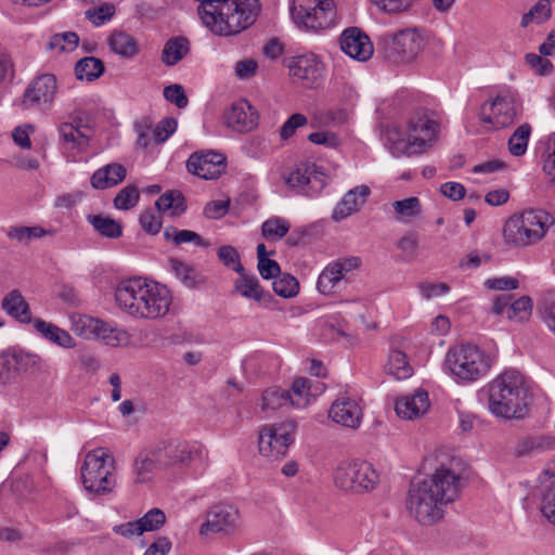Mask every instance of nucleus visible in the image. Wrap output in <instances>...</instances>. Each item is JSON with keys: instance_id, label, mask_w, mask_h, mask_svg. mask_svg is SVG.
<instances>
[{"instance_id": "obj_1", "label": "nucleus", "mask_w": 555, "mask_h": 555, "mask_svg": "<svg viewBox=\"0 0 555 555\" xmlns=\"http://www.w3.org/2000/svg\"><path fill=\"white\" fill-rule=\"evenodd\" d=\"M460 491V476L444 465L422 482L411 485L406 508L422 526H433L443 518V507L455 501Z\"/></svg>"}, {"instance_id": "obj_2", "label": "nucleus", "mask_w": 555, "mask_h": 555, "mask_svg": "<svg viewBox=\"0 0 555 555\" xmlns=\"http://www.w3.org/2000/svg\"><path fill=\"white\" fill-rule=\"evenodd\" d=\"M529 404L528 389L517 372H505L489 386V410L498 417L524 418Z\"/></svg>"}, {"instance_id": "obj_3", "label": "nucleus", "mask_w": 555, "mask_h": 555, "mask_svg": "<svg viewBox=\"0 0 555 555\" xmlns=\"http://www.w3.org/2000/svg\"><path fill=\"white\" fill-rule=\"evenodd\" d=\"M554 218L542 209H528L514 214L504 223L503 238L514 247H526L541 241Z\"/></svg>"}, {"instance_id": "obj_4", "label": "nucleus", "mask_w": 555, "mask_h": 555, "mask_svg": "<svg viewBox=\"0 0 555 555\" xmlns=\"http://www.w3.org/2000/svg\"><path fill=\"white\" fill-rule=\"evenodd\" d=\"M80 475L85 490L96 496L111 494L117 486L115 459L104 448L86 454Z\"/></svg>"}, {"instance_id": "obj_5", "label": "nucleus", "mask_w": 555, "mask_h": 555, "mask_svg": "<svg viewBox=\"0 0 555 555\" xmlns=\"http://www.w3.org/2000/svg\"><path fill=\"white\" fill-rule=\"evenodd\" d=\"M444 364L457 379L473 383L488 373L491 367V359L478 346L462 344L448 350Z\"/></svg>"}, {"instance_id": "obj_6", "label": "nucleus", "mask_w": 555, "mask_h": 555, "mask_svg": "<svg viewBox=\"0 0 555 555\" xmlns=\"http://www.w3.org/2000/svg\"><path fill=\"white\" fill-rule=\"evenodd\" d=\"M291 15L298 28L319 33L336 24V8L333 0H293Z\"/></svg>"}, {"instance_id": "obj_7", "label": "nucleus", "mask_w": 555, "mask_h": 555, "mask_svg": "<svg viewBox=\"0 0 555 555\" xmlns=\"http://www.w3.org/2000/svg\"><path fill=\"white\" fill-rule=\"evenodd\" d=\"M379 475L366 461L348 460L340 462L334 470V483L346 492L365 493L377 486Z\"/></svg>"}, {"instance_id": "obj_8", "label": "nucleus", "mask_w": 555, "mask_h": 555, "mask_svg": "<svg viewBox=\"0 0 555 555\" xmlns=\"http://www.w3.org/2000/svg\"><path fill=\"white\" fill-rule=\"evenodd\" d=\"M153 450L162 468L189 466L195 461L203 462L207 456L203 446L177 439L162 440L153 447Z\"/></svg>"}, {"instance_id": "obj_9", "label": "nucleus", "mask_w": 555, "mask_h": 555, "mask_svg": "<svg viewBox=\"0 0 555 555\" xmlns=\"http://www.w3.org/2000/svg\"><path fill=\"white\" fill-rule=\"evenodd\" d=\"M295 431L296 424L293 421L263 425L258 437L260 454L271 460L285 456L294 442Z\"/></svg>"}, {"instance_id": "obj_10", "label": "nucleus", "mask_w": 555, "mask_h": 555, "mask_svg": "<svg viewBox=\"0 0 555 555\" xmlns=\"http://www.w3.org/2000/svg\"><path fill=\"white\" fill-rule=\"evenodd\" d=\"M386 56L393 62H408L415 59L423 48V39L415 29H404L396 34H384L377 42Z\"/></svg>"}, {"instance_id": "obj_11", "label": "nucleus", "mask_w": 555, "mask_h": 555, "mask_svg": "<svg viewBox=\"0 0 555 555\" xmlns=\"http://www.w3.org/2000/svg\"><path fill=\"white\" fill-rule=\"evenodd\" d=\"M487 103L481 106L479 119L487 124L488 130H495L511 126L516 121L521 107L511 94H499L490 103V114L486 113Z\"/></svg>"}, {"instance_id": "obj_12", "label": "nucleus", "mask_w": 555, "mask_h": 555, "mask_svg": "<svg viewBox=\"0 0 555 555\" xmlns=\"http://www.w3.org/2000/svg\"><path fill=\"white\" fill-rule=\"evenodd\" d=\"M439 124L431 117V112L420 108L408 119V131L411 145L416 146L418 154L426 153L437 139Z\"/></svg>"}, {"instance_id": "obj_13", "label": "nucleus", "mask_w": 555, "mask_h": 555, "mask_svg": "<svg viewBox=\"0 0 555 555\" xmlns=\"http://www.w3.org/2000/svg\"><path fill=\"white\" fill-rule=\"evenodd\" d=\"M240 527V512L233 505L215 504L206 513V520L199 527V534L208 532L231 534Z\"/></svg>"}, {"instance_id": "obj_14", "label": "nucleus", "mask_w": 555, "mask_h": 555, "mask_svg": "<svg viewBox=\"0 0 555 555\" xmlns=\"http://www.w3.org/2000/svg\"><path fill=\"white\" fill-rule=\"evenodd\" d=\"M57 91L56 77L53 74L36 76L27 86L23 94L25 108H38L50 106Z\"/></svg>"}, {"instance_id": "obj_15", "label": "nucleus", "mask_w": 555, "mask_h": 555, "mask_svg": "<svg viewBox=\"0 0 555 555\" xmlns=\"http://www.w3.org/2000/svg\"><path fill=\"white\" fill-rule=\"evenodd\" d=\"M39 357L18 348H9L0 352V385L15 382L22 371L38 364Z\"/></svg>"}, {"instance_id": "obj_16", "label": "nucleus", "mask_w": 555, "mask_h": 555, "mask_svg": "<svg viewBox=\"0 0 555 555\" xmlns=\"http://www.w3.org/2000/svg\"><path fill=\"white\" fill-rule=\"evenodd\" d=\"M149 284L141 279L121 281L115 291L118 307L127 314L137 318L143 298L149 292Z\"/></svg>"}, {"instance_id": "obj_17", "label": "nucleus", "mask_w": 555, "mask_h": 555, "mask_svg": "<svg viewBox=\"0 0 555 555\" xmlns=\"http://www.w3.org/2000/svg\"><path fill=\"white\" fill-rule=\"evenodd\" d=\"M170 305L171 296L168 288L158 283H150L137 318L149 320L163 318L169 311Z\"/></svg>"}, {"instance_id": "obj_18", "label": "nucleus", "mask_w": 555, "mask_h": 555, "mask_svg": "<svg viewBox=\"0 0 555 555\" xmlns=\"http://www.w3.org/2000/svg\"><path fill=\"white\" fill-rule=\"evenodd\" d=\"M362 260L358 256H349L328 263L319 275L317 287L322 294H330L346 273L361 267Z\"/></svg>"}, {"instance_id": "obj_19", "label": "nucleus", "mask_w": 555, "mask_h": 555, "mask_svg": "<svg viewBox=\"0 0 555 555\" xmlns=\"http://www.w3.org/2000/svg\"><path fill=\"white\" fill-rule=\"evenodd\" d=\"M224 168V156L216 152L193 153L186 162L188 171L205 180L219 178Z\"/></svg>"}, {"instance_id": "obj_20", "label": "nucleus", "mask_w": 555, "mask_h": 555, "mask_svg": "<svg viewBox=\"0 0 555 555\" xmlns=\"http://www.w3.org/2000/svg\"><path fill=\"white\" fill-rule=\"evenodd\" d=\"M60 144L66 151L83 153L88 150L91 139V129L82 122L81 118L74 122H62L59 126Z\"/></svg>"}, {"instance_id": "obj_21", "label": "nucleus", "mask_w": 555, "mask_h": 555, "mask_svg": "<svg viewBox=\"0 0 555 555\" xmlns=\"http://www.w3.org/2000/svg\"><path fill=\"white\" fill-rule=\"evenodd\" d=\"M289 74L306 86H313L323 74V64L314 53H305L285 60Z\"/></svg>"}, {"instance_id": "obj_22", "label": "nucleus", "mask_w": 555, "mask_h": 555, "mask_svg": "<svg viewBox=\"0 0 555 555\" xmlns=\"http://www.w3.org/2000/svg\"><path fill=\"white\" fill-rule=\"evenodd\" d=\"M340 48L351 59L366 61L373 54V44L370 38L357 27H350L340 36Z\"/></svg>"}, {"instance_id": "obj_23", "label": "nucleus", "mask_w": 555, "mask_h": 555, "mask_svg": "<svg viewBox=\"0 0 555 555\" xmlns=\"http://www.w3.org/2000/svg\"><path fill=\"white\" fill-rule=\"evenodd\" d=\"M317 173L319 171L315 164H304L292 171L285 182L289 188L296 189L307 196H312L324 185L323 180Z\"/></svg>"}, {"instance_id": "obj_24", "label": "nucleus", "mask_w": 555, "mask_h": 555, "mask_svg": "<svg viewBox=\"0 0 555 555\" xmlns=\"http://www.w3.org/2000/svg\"><path fill=\"white\" fill-rule=\"evenodd\" d=\"M225 125L234 131H250L257 125V113L253 106L246 101L241 100L233 103L223 115Z\"/></svg>"}, {"instance_id": "obj_25", "label": "nucleus", "mask_w": 555, "mask_h": 555, "mask_svg": "<svg viewBox=\"0 0 555 555\" xmlns=\"http://www.w3.org/2000/svg\"><path fill=\"white\" fill-rule=\"evenodd\" d=\"M370 193V188L364 184L349 190L334 207L332 219L338 222L358 212L365 204Z\"/></svg>"}, {"instance_id": "obj_26", "label": "nucleus", "mask_w": 555, "mask_h": 555, "mask_svg": "<svg viewBox=\"0 0 555 555\" xmlns=\"http://www.w3.org/2000/svg\"><path fill=\"white\" fill-rule=\"evenodd\" d=\"M328 415L335 423L357 428L361 423L362 410L354 400L343 397L332 404Z\"/></svg>"}, {"instance_id": "obj_27", "label": "nucleus", "mask_w": 555, "mask_h": 555, "mask_svg": "<svg viewBox=\"0 0 555 555\" xmlns=\"http://www.w3.org/2000/svg\"><path fill=\"white\" fill-rule=\"evenodd\" d=\"M429 405L427 391L418 389L411 396L397 399L395 410L398 416L412 420L425 414Z\"/></svg>"}, {"instance_id": "obj_28", "label": "nucleus", "mask_w": 555, "mask_h": 555, "mask_svg": "<svg viewBox=\"0 0 555 555\" xmlns=\"http://www.w3.org/2000/svg\"><path fill=\"white\" fill-rule=\"evenodd\" d=\"M236 273L238 278L234 281L233 292L246 299L260 301L262 299L263 288L259 284L256 274L245 270L243 264H237Z\"/></svg>"}, {"instance_id": "obj_29", "label": "nucleus", "mask_w": 555, "mask_h": 555, "mask_svg": "<svg viewBox=\"0 0 555 555\" xmlns=\"http://www.w3.org/2000/svg\"><path fill=\"white\" fill-rule=\"evenodd\" d=\"M127 176L125 166L118 163L107 164L98 170L91 177V185L96 190H105L122 182Z\"/></svg>"}, {"instance_id": "obj_30", "label": "nucleus", "mask_w": 555, "mask_h": 555, "mask_svg": "<svg viewBox=\"0 0 555 555\" xmlns=\"http://www.w3.org/2000/svg\"><path fill=\"white\" fill-rule=\"evenodd\" d=\"M75 325L77 333L86 339L102 338L106 340L107 344H114L112 337L114 331L107 323L99 319L81 315L75 322ZM114 339H116L115 336Z\"/></svg>"}, {"instance_id": "obj_31", "label": "nucleus", "mask_w": 555, "mask_h": 555, "mask_svg": "<svg viewBox=\"0 0 555 555\" xmlns=\"http://www.w3.org/2000/svg\"><path fill=\"white\" fill-rule=\"evenodd\" d=\"M541 512L555 525V462L552 469H546L541 477Z\"/></svg>"}, {"instance_id": "obj_32", "label": "nucleus", "mask_w": 555, "mask_h": 555, "mask_svg": "<svg viewBox=\"0 0 555 555\" xmlns=\"http://www.w3.org/2000/svg\"><path fill=\"white\" fill-rule=\"evenodd\" d=\"M34 327L42 335V337L59 347L67 349L75 347V339L73 336L67 331L56 326L55 324L46 322L41 319H36L34 321Z\"/></svg>"}, {"instance_id": "obj_33", "label": "nucleus", "mask_w": 555, "mask_h": 555, "mask_svg": "<svg viewBox=\"0 0 555 555\" xmlns=\"http://www.w3.org/2000/svg\"><path fill=\"white\" fill-rule=\"evenodd\" d=\"M2 308L9 315L22 323H29L31 321L29 305L17 289L11 291L4 296Z\"/></svg>"}, {"instance_id": "obj_34", "label": "nucleus", "mask_w": 555, "mask_h": 555, "mask_svg": "<svg viewBox=\"0 0 555 555\" xmlns=\"http://www.w3.org/2000/svg\"><path fill=\"white\" fill-rule=\"evenodd\" d=\"M132 466L135 482L140 483L151 480L154 470L162 469L153 448L141 451L134 459Z\"/></svg>"}, {"instance_id": "obj_35", "label": "nucleus", "mask_w": 555, "mask_h": 555, "mask_svg": "<svg viewBox=\"0 0 555 555\" xmlns=\"http://www.w3.org/2000/svg\"><path fill=\"white\" fill-rule=\"evenodd\" d=\"M385 138L386 144L395 157L420 155L416 152V146L411 145V135L409 134L408 139H405L404 134L397 127H388Z\"/></svg>"}, {"instance_id": "obj_36", "label": "nucleus", "mask_w": 555, "mask_h": 555, "mask_svg": "<svg viewBox=\"0 0 555 555\" xmlns=\"http://www.w3.org/2000/svg\"><path fill=\"white\" fill-rule=\"evenodd\" d=\"M107 42L111 50L124 59H131L139 53L138 41L122 30L113 31Z\"/></svg>"}, {"instance_id": "obj_37", "label": "nucleus", "mask_w": 555, "mask_h": 555, "mask_svg": "<svg viewBox=\"0 0 555 555\" xmlns=\"http://www.w3.org/2000/svg\"><path fill=\"white\" fill-rule=\"evenodd\" d=\"M190 51V41L183 36L168 39L162 51V62L167 66L178 64Z\"/></svg>"}, {"instance_id": "obj_38", "label": "nucleus", "mask_w": 555, "mask_h": 555, "mask_svg": "<svg viewBox=\"0 0 555 555\" xmlns=\"http://www.w3.org/2000/svg\"><path fill=\"white\" fill-rule=\"evenodd\" d=\"M169 266L176 278L189 288H196L204 283V278L193 266L178 258H170Z\"/></svg>"}, {"instance_id": "obj_39", "label": "nucleus", "mask_w": 555, "mask_h": 555, "mask_svg": "<svg viewBox=\"0 0 555 555\" xmlns=\"http://www.w3.org/2000/svg\"><path fill=\"white\" fill-rule=\"evenodd\" d=\"M158 212L170 210V216L177 217L186 210L185 197L179 190H170L165 192L155 202Z\"/></svg>"}, {"instance_id": "obj_40", "label": "nucleus", "mask_w": 555, "mask_h": 555, "mask_svg": "<svg viewBox=\"0 0 555 555\" xmlns=\"http://www.w3.org/2000/svg\"><path fill=\"white\" fill-rule=\"evenodd\" d=\"M104 73V63L94 56H85L75 65V76L78 80L93 81Z\"/></svg>"}, {"instance_id": "obj_41", "label": "nucleus", "mask_w": 555, "mask_h": 555, "mask_svg": "<svg viewBox=\"0 0 555 555\" xmlns=\"http://www.w3.org/2000/svg\"><path fill=\"white\" fill-rule=\"evenodd\" d=\"M87 220L104 237L118 238L122 235L121 223L113 218L102 215H88Z\"/></svg>"}, {"instance_id": "obj_42", "label": "nucleus", "mask_w": 555, "mask_h": 555, "mask_svg": "<svg viewBox=\"0 0 555 555\" xmlns=\"http://www.w3.org/2000/svg\"><path fill=\"white\" fill-rule=\"evenodd\" d=\"M386 370L397 379H405L412 375V366L410 365L405 353L400 350L390 351Z\"/></svg>"}, {"instance_id": "obj_43", "label": "nucleus", "mask_w": 555, "mask_h": 555, "mask_svg": "<svg viewBox=\"0 0 555 555\" xmlns=\"http://www.w3.org/2000/svg\"><path fill=\"white\" fill-rule=\"evenodd\" d=\"M531 134V126L529 124L520 125L508 139V151L513 156H522L528 146Z\"/></svg>"}, {"instance_id": "obj_44", "label": "nucleus", "mask_w": 555, "mask_h": 555, "mask_svg": "<svg viewBox=\"0 0 555 555\" xmlns=\"http://www.w3.org/2000/svg\"><path fill=\"white\" fill-rule=\"evenodd\" d=\"M291 392L276 387L268 388L262 393L261 410H278L284 405L291 404Z\"/></svg>"}, {"instance_id": "obj_45", "label": "nucleus", "mask_w": 555, "mask_h": 555, "mask_svg": "<svg viewBox=\"0 0 555 555\" xmlns=\"http://www.w3.org/2000/svg\"><path fill=\"white\" fill-rule=\"evenodd\" d=\"M50 233L39 225L35 227H25V225H16L11 227L7 231V236L12 241H17L18 243L28 244L34 238H40Z\"/></svg>"}, {"instance_id": "obj_46", "label": "nucleus", "mask_w": 555, "mask_h": 555, "mask_svg": "<svg viewBox=\"0 0 555 555\" xmlns=\"http://www.w3.org/2000/svg\"><path fill=\"white\" fill-rule=\"evenodd\" d=\"M552 9L548 0H539L521 17L520 26L527 27L530 23L542 24L551 18Z\"/></svg>"}, {"instance_id": "obj_47", "label": "nucleus", "mask_w": 555, "mask_h": 555, "mask_svg": "<svg viewBox=\"0 0 555 555\" xmlns=\"http://www.w3.org/2000/svg\"><path fill=\"white\" fill-rule=\"evenodd\" d=\"M164 237L167 241L181 245L183 243H193L196 246H206L202 236L191 230H177L175 227H167L164 231Z\"/></svg>"}, {"instance_id": "obj_48", "label": "nucleus", "mask_w": 555, "mask_h": 555, "mask_svg": "<svg viewBox=\"0 0 555 555\" xmlns=\"http://www.w3.org/2000/svg\"><path fill=\"white\" fill-rule=\"evenodd\" d=\"M291 224L287 220L273 217L266 220L261 225V233L267 240L275 241L283 238L289 231Z\"/></svg>"}, {"instance_id": "obj_49", "label": "nucleus", "mask_w": 555, "mask_h": 555, "mask_svg": "<svg viewBox=\"0 0 555 555\" xmlns=\"http://www.w3.org/2000/svg\"><path fill=\"white\" fill-rule=\"evenodd\" d=\"M79 42V36L74 31H65L53 35L47 43L48 50L59 52L73 51Z\"/></svg>"}, {"instance_id": "obj_50", "label": "nucleus", "mask_w": 555, "mask_h": 555, "mask_svg": "<svg viewBox=\"0 0 555 555\" xmlns=\"http://www.w3.org/2000/svg\"><path fill=\"white\" fill-rule=\"evenodd\" d=\"M140 199L139 189L134 184H128L122 188L114 198V206L120 210L133 208Z\"/></svg>"}, {"instance_id": "obj_51", "label": "nucleus", "mask_w": 555, "mask_h": 555, "mask_svg": "<svg viewBox=\"0 0 555 555\" xmlns=\"http://www.w3.org/2000/svg\"><path fill=\"white\" fill-rule=\"evenodd\" d=\"M138 520L143 534L144 532L159 530L166 524V515L163 509L154 507Z\"/></svg>"}, {"instance_id": "obj_52", "label": "nucleus", "mask_w": 555, "mask_h": 555, "mask_svg": "<svg viewBox=\"0 0 555 555\" xmlns=\"http://www.w3.org/2000/svg\"><path fill=\"white\" fill-rule=\"evenodd\" d=\"M291 392V404L296 408H304L309 402L310 386L309 379L298 377L293 382Z\"/></svg>"}, {"instance_id": "obj_53", "label": "nucleus", "mask_w": 555, "mask_h": 555, "mask_svg": "<svg viewBox=\"0 0 555 555\" xmlns=\"http://www.w3.org/2000/svg\"><path fill=\"white\" fill-rule=\"evenodd\" d=\"M395 212L398 215L397 219L415 218L421 215L422 206L417 197H409L392 203Z\"/></svg>"}, {"instance_id": "obj_54", "label": "nucleus", "mask_w": 555, "mask_h": 555, "mask_svg": "<svg viewBox=\"0 0 555 555\" xmlns=\"http://www.w3.org/2000/svg\"><path fill=\"white\" fill-rule=\"evenodd\" d=\"M532 310L531 298L528 296H522L507 307V318L509 320H515L518 322H524L529 318Z\"/></svg>"}, {"instance_id": "obj_55", "label": "nucleus", "mask_w": 555, "mask_h": 555, "mask_svg": "<svg viewBox=\"0 0 555 555\" xmlns=\"http://www.w3.org/2000/svg\"><path fill=\"white\" fill-rule=\"evenodd\" d=\"M272 286L274 293L283 298L294 297L299 291L298 281L289 274H284L275 279Z\"/></svg>"}, {"instance_id": "obj_56", "label": "nucleus", "mask_w": 555, "mask_h": 555, "mask_svg": "<svg viewBox=\"0 0 555 555\" xmlns=\"http://www.w3.org/2000/svg\"><path fill=\"white\" fill-rule=\"evenodd\" d=\"M538 311L547 328L555 333V293H548L539 304Z\"/></svg>"}, {"instance_id": "obj_57", "label": "nucleus", "mask_w": 555, "mask_h": 555, "mask_svg": "<svg viewBox=\"0 0 555 555\" xmlns=\"http://www.w3.org/2000/svg\"><path fill=\"white\" fill-rule=\"evenodd\" d=\"M415 0H370L372 5L387 14H399L411 9Z\"/></svg>"}, {"instance_id": "obj_58", "label": "nucleus", "mask_w": 555, "mask_h": 555, "mask_svg": "<svg viewBox=\"0 0 555 555\" xmlns=\"http://www.w3.org/2000/svg\"><path fill=\"white\" fill-rule=\"evenodd\" d=\"M115 13L113 4L103 3L99 8L89 9L86 11V17L95 26H101L109 21Z\"/></svg>"}, {"instance_id": "obj_59", "label": "nucleus", "mask_w": 555, "mask_h": 555, "mask_svg": "<svg viewBox=\"0 0 555 555\" xmlns=\"http://www.w3.org/2000/svg\"><path fill=\"white\" fill-rule=\"evenodd\" d=\"M139 222L141 228L151 235L159 233L163 221L159 214L147 209L140 215Z\"/></svg>"}, {"instance_id": "obj_60", "label": "nucleus", "mask_w": 555, "mask_h": 555, "mask_svg": "<svg viewBox=\"0 0 555 555\" xmlns=\"http://www.w3.org/2000/svg\"><path fill=\"white\" fill-rule=\"evenodd\" d=\"M178 122L172 117L162 119L153 129L156 143H164L177 129Z\"/></svg>"}, {"instance_id": "obj_61", "label": "nucleus", "mask_w": 555, "mask_h": 555, "mask_svg": "<svg viewBox=\"0 0 555 555\" xmlns=\"http://www.w3.org/2000/svg\"><path fill=\"white\" fill-rule=\"evenodd\" d=\"M308 122L307 117L301 113H295L288 117L280 129V135L283 140L292 138L296 130L306 126Z\"/></svg>"}, {"instance_id": "obj_62", "label": "nucleus", "mask_w": 555, "mask_h": 555, "mask_svg": "<svg viewBox=\"0 0 555 555\" xmlns=\"http://www.w3.org/2000/svg\"><path fill=\"white\" fill-rule=\"evenodd\" d=\"M164 98L175 104L178 108H184L189 104V99L181 85L173 83L164 89Z\"/></svg>"}, {"instance_id": "obj_63", "label": "nucleus", "mask_w": 555, "mask_h": 555, "mask_svg": "<svg viewBox=\"0 0 555 555\" xmlns=\"http://www.w3.org/2000/svg\"><path fill=\"white\" fill-rule=\"evenodd\" d=\"M218 257L224 266L233 269L235 272L237 264H242L237 250L230 245L221 246L218 249Z\"/></svg>"}, {"instance_id": "obj_64", "label": "nucleus", "mask_w": 555, "mask_h": 555, "mask_svg": "<svg viewBox=\"0 0 555 555\" xmlns=\"http://www.w3.org/2000/svg\"><path fill=\"white\" fill-rule=\"evenodd\" d=\"M172 548V542L169 538L159 535L146 548L143 555H167Z\"/></svg>"}]
</instances>
